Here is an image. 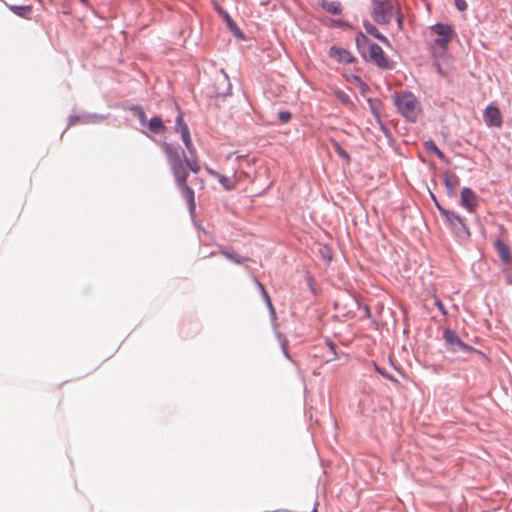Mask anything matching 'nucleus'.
<instances>
[{"label": "nucleus", "mask_w": 512, "mask_h": 512, "mask_svg": "<svg viewBox=\"0 0 512 512\" xmlns=\"http://www.w3.org/2000/svg\"><path fill=\"white\" fill-rule=\"evenodd\" d=\"M368 45L369 60L381 69H392V62L386 57L383 49L376 43L370 42L369 38L360 32L356 37V46L359 51Z\"/></svg>", "instance_id": "obj_1"}, {"label": "nucleus", "mask_w": 512, "mask_h": 512, "mask_svg": "<svg viewBox=\"0 0 512 512\" xmlns=\"http://www.w3.org/2000/svg\"><path fill=\"white\" fill-rule=\"evenodd\" d=\"M416 104V97L411 92H402L394 96V105L397 107V110L410 122L417 120Z\"/></svg>", "instance_id": "obj_2"}, {"label": "nucleus", "mask_w": 512, "mask_h": 512, "mask_svg": "<svg viewBox=\"0 0 512 512\" xmlns=\"http://www.w3.org/2000/svg\"><path fill=\"white\" fill-rule=\"evenodd\" d=\"M394 5L390 0H372V19L381 25L388 24L391 21V15Z\"/></svg>", "instance_id": "obj_3"}, {"label": "nucleus", "mask_w": 512, "mask_h": 512, "mask_svg": "<svg viewBox=\"0 0 512 512\" xmlns=\"http://www.w3.org/2000/svg\"><path fill=\"white\" fill-rule=\"evenodd\" d=\"M199 169V162H176L173 166L175 178L181 186L186 185L188 171L197 173Z\"/></svg>", "instance_id": "obj_4"}, {"label": "nucleus", "mask_w": 512, "mask_h": 512, "mask_svg": "<svg viewBox=\"0 0 512 512\" xmlns=\"http://www.w3.org/2000/svg\"><path fill=\"white\" fill-rule=\"evenodd\" d=\"M433 33L438 35L434 40L435 44L439 47L446 48L452 39L454 33L452 26L443 23H436L431 27Z\"/></svg>", "instance_id": "obj_5"}, {"label": "nucleus", "mask_w": 512, "mask_h": 512, "mask_svg": "<svg viewBox=\"0 0 512 512\" xmlns=\"http://www.w3.org/2000/svg\"><path fill=\"white\" fill-rule=\"evenodd\" d=\"M444 339H445V342L446 344L449 346L450 350L452 351H463V352H471L473 351V348L470 347L469 345H467L466 343H464L459 337L458 335L450 330V329H446L444 331V335H443Z\"/></svg>", "instance_id": "obj_6"}, {"label": "nucleus", "mask_w": 512, "mask_h": 512, "mask_svg": "<svg viewBox=\"0 0 512 512\" xmlns=\"http://www.w3.org/2000/svg\"><path fill=\"white\" fill-rule=\"evenodd\" d=\"M461 205L470 213H474L479 205V198L470 188L461 191Z\"/></svg>", "instance_id": "obj_7"}, {"label": "nucleus", "mask_w": 512, "mask_h": 512, "mask_svg": "<svg viewBox=\"0 0 512 512\" xmlns=\"http://www.w3.org/2000/svg\"><path fill=\"white\" fill-rule=\"evenodd\" d=\"M483 119L489 127H500L502 125V115L498 107L489 105L483 112Z\"/></svg>", "instance_id": "obj_8"}, {"label": "nucleus", "mask_w": 512, "mask_h": 512, "mask_svg": "<svg viewBox=\"0 0 512 512\" xmlns=\"http://www.w3.org/2000/svg\"><path fill=\"white\" fill-rule=\"evenodd\" d=\"M105 119V116L100 114H92V113H81L78 115H70L68 119V126H73L78 123L87 124V123H98Z\"/></svg>", "instance_id": "obj_9"}, {"label": "nucleus", "mask_w": 512, "mask_h": 512, "mask_svg": "<svg viewBox=\"0 0 512 512\" xmlns=\"http://www.w3.org/2000/svg\"><path fill=\"white\" fill-rule=\"evenodd\" d=\"M329 56L340 63H353L355 61L354 56L346 49L332 46L329 49Z\"/></svg>", "instance_id": "obj_10"}, {"label": "nucleus", "mask_w": 512, "mask_h": 512, "mask_svg": "<svg viewBox=\"0 0 512 512\" xmlns=\"http://www.w3.org/2000/svg\"><path fill=\"white\" fill-rule=\"evenodd\" d=\"M441 177H442L443 183L447 189L448 196H451V197L454 196L456 189L458 188V186L460 184L459 177L453 172H445V173H443V175Z\"/></svg>", "instance_id": "obj_11"}, {"label": "nucleus", "mask_w": 512, "mask_h": 512, "mask_svg": "<svg viewBox=\"0 0 512 512\" xmlns=\"http://www.w3.org/2000/svg\"><path fill=\"white\" fill-rule=\"evenodd\" d=\"M217 12L223 18V20L226 22L229 30L233 33V35L236 38L244 39L243 32L238 27V25L233 21V19L229 15V13L226 10H224L223 8H218Z\"/></svg>", "instance_id": "obj_12"}, {"label": "nucleus", "mask_w": 512, "mask_h": 512, "mask_svg": "<svg viewBox=\"0 0 512 512\" xmlns=\"http://www.w3.org/2000/svg\"><path fill=\"white\" fill-rule=\"evenodd\" d=\"M181 195L188 204L190 214L194 215L196 209L194 191L189 186L183 185L181 188Z\"/></svg>", "instance_id": "obj_13"}, {"label": "nucleus", "mask_w": 512, "mask_h": 512, "mask_svg": "<svg viewBox=\"0 0 512 512\" xmlns=\"http://www.w3.org/2000/svg\"><path fill=\"white\" fill-rule=\"evenodd\" d=\"M495 249L498 253V256L505 264H509L511 262L510 248L506 243L501 240H497L495 242Z\"/></svg>", "instance_id": "obj_14"}, {"label": "nucleus", "mask_w": 512, "mask_h": 512, "mask_svg": "<svg viewBox=\"0 0 512 512\" xmlns=\"http://www.w3.org/2000/svg\"><path fill=\"white\" fill-rule=\"evenodd\" d=\"M146 125L151 133L159 135L165 132L166 127L162 122V119L158 116L152 117Z\"/></svg>", "instance_id": "obj_15"}, {"label": "nucleus", "mask_w": 512, "mask_h": 512, "mask_svg": "<svg viewBox=\"0 0 512 512\" xmlns=\"http://www.w3.org/2000/svg\"><path fill=\"white\" fill-rule=\"evenodd\" d=\"M319 5L332 15H340L342 7L338 1L319 0Z\"/></svg>", "instance_id": "obj_16"}, {"label": "nucleus", "mask_w": 512, "mask_h": 512, "mask_svg": "<svg viewBox=\"0 0 512 512\" xmlns=\"http://www.w3.org/2000/svg\"><path fill=\"white\" fill-rule=\"evenodd\" d=\"M180 134H181L183 143L185 144L188 152L190 153V157L195 158L196 157L195 148L192 144V140L190 137V131H189V128L187 125L182 126V131L180 132Z\"/></svg>", "instance_id": "obj_17"}, {"label": "nucleus", "mask_w": 512, "mask_h": 512, "mask_svg": "<svg viewBox=\"0 0 512 512\" xmlns=\"http://www.w3.org/2000/svg\"><path fill=\"white\" fill-rule=\"evenodd\" d=\"M363 25L367 34L373 36L384 44H389L388 38L384 36L375 25L368 21H365Z\"/></svg>", "instance_id": "obj_18"}, {"label": "nucleus", "mask_w": 512, "mask_h": 512, "mask_svg": "<svg viewBox=\"0 0 512 512\" xmlns=\"http://www.w3.org/2000/svg\"><path fill=\"white\" fill-rule=\"evenodd\" d=\"M220 252L227 259L231 260L232 262H234L236 264H241V263H243L245 261V258H243L241 255H239L233 249H229V248H226V247H221Z\"/></svg>", "instance_id": "obj_19"}, {"label": "nucleus", "mask_w": 512, "mask_h": 512, "mask_svg": "<svg viewBox=\"0 0 512 512\" xmlns=\"http://www.w3.org/2000/svg\"><path fill=\"white\" fill-rule=\"evenodd\" d=\"M424 148L428 154V156L435 155L440 159L444 158L443 152L437 147L433 140H427L424 143Z\"/></svg>", "instance_id": "obj_20"}, {"label": "nucleus", "mask_w": 512, "mask_h": 512, "mask_svg": "<svg viewBox=\"0 0 512 512\" xmlns=\"http://www.w3.org/2000/svg\"><path fill=\"white\" fill-rule=\"evenodd\" d=\"M11 11H13L17 16L28 18L32 12V7L30 5H13L10 7Z\"/></svg>", "instance_id": "obj_21"}, {"label": "nucleus", "mask_w": 512, "mask_h": 512, "mask_svg": "<svg viewBox=\"0 0 512 512\" xmlns=\"http://www.w3.org/2000/svg\"><path fill=\"white\" fill-rule=\"evenodd\" d=\"M436 205L439 208V210L442 212V214H444L450 222H455L456 221V222L460 223L461 225L464 224L463 223V218L461 216H459V215H457V214H455L453 212H449V211H446V210L442 209L437 202H436Z\"/></svg>", "instance_id": "obj_22"}, {"label": "nucleus", "mask_w": 512, "mask_h": 512, "mask_svg": "<svg viewBox=\"0 0 512 512\" xmlns=\"http://www.w3.org/2000/svg\"><path fill=\"white\" fill-rule=\"evenodd\" d=\"M131 111H133L134 114L137 116L140 124L142 126H145L147 123V119H146V114H145V111L143 110V108L141 106L135 105L131 108Z\"/></svg>", "instance_id": "obj_23"}, {"label": "nucleus", "mask_w": 512, "mask_h": 512, "mask_svg": "<svg viewBox=\"0 0 512 512\" xmlns=\"http://www.w3.org/2000/svg\"><path fill=\"white\" fill-rule=\"evenodd\" d=\"M336 98L344 105H351L352 101L348 93L341 89H337L334 92Z\"/></svg>", "instance_id": "obj_24"}, {"label": "nucleus", "mask_w": 512, "mask_h": 512, "mask_svg": "<svg viewBox=\"0 0 512 512\" xmlns=\"http://www.w3.org/2000/svg\"><path fill=\"white\" fill-rule=\"evenodd\" d=\"M332 25L342 29H352L353 26L349 22L342 19H332Z\"/></svg>", "instance_id": "obj_25"}, {"label": "nucleus", "mask_w": 512, "mask_h": 512, "mask_svg": "<svg viewBox=\"0 0 512 512\" xmlns=\"http://www.w3.org/2000/svg\"><path fill=\"white\" fill-rule=\"evenodd\" d=\"M292 115L289 111H280L278 113V119L282 122V123H286L288 122L290 119H291Z\"/></svg>", "instance_id": "obj_26"}, {"label": "nucleus", "mask_w": 512, "mask_h": 512, "mask_svg": "<svg viewBox=\"0 0 512 512\" xmlns=\"http://www.w3.org/2000/svg\"><path fill=\"white\" fill-rule=\"evenodd\" d=\"M183 125H187V124L184 122L182 115L178 114L176 117V121H175V130L178 132H181Z\"/></svg>", "instance_id": "obj_27"}, {"label": "nucleus", "mask_w": 512, "mask_h": 512, "mask_svg": "<svg viewBox=\"0 0 512 512\" xmlns=\"http://www.w3.org/2000/svg\"><path fill=\"white\" fill-rule=\"evenodd\" d=\"M454 4L456 8L461 12L465 11L468 7L467 2L465 0H454Z\"/></svg>", "instance_id": "obj_28"}, {"label": "nucleus", "mask_w": 512, "mask_h": 512, "mask_svg": "<svg viewBox=\"0 0 512 512\" xmlns=\"http://www.w3.org/2000/svg\"><path fill=\"white\" fill-rule=\"evenodd\" d=\"M434 303L435 305L438 307V309L441 311V313L443 315H446L447 314V311L445 309V306L444 304L442 303V301L438 298V297H434Z\"/></svg>", "instance_id": "obj_29"}, {"label": "nucleus", "mask_w": 512, "mask_h": 512, "mask_svg": "<svg viewBox=\"0 0 512 512\" xmlns=\"http://www.w3.org/2000/svg\"><path fill=\"white\" fill-rule=\"evenodd\" d=\"M262 296H263V298H264L265 302L267 303V305H268L269 309H270L271 311H274L273 304H272V302H271L270 296H269V294H268V292H267L266 290H263V294H262Z\"/></svg>", "instance_id": "obj_30"}, {"label": "nucleus", "mask_w": 512, "mask_h": 512, "mask_svg": "<svg viewBox=\"0 0 512 512\" xmlns=\"http://www.w3.org/2000/svg\"><path fill=\"white\" fill-rule=\"evenodd\" d=\"M262 296H263V298H264L265 302L267 303V305H268L269 309H270L271 311H274L273 304H272V302H271L270 296H269V294H268V292H267L266 290H263V294H262Z\"/></svg>", "instance_id": "obj_31"}, {"label": "nucleus", "mask_w": 512, "mask_h": 512, "mask_svg": "<svg viewBox=\"0 0 512 512\" xmlns=\"http://www.w3.org/2000/svg\"><path fill=\"white\" fill-rule=\"evenodd\" d=\"M262 296H263V298H264L265 302L267 303V305H268L269 309H270L271 311H274L273 304H272V302H271L270 296H269V294H268V292H267L266 290H263V294H262Z\"/></svg>", "instance_id": "obj_32"}, {"label": "nucleus", "mask_w": 512, "mask_h": 512, "mask_svg": "<svg viewBox=\"0 0 512 512\" xmlns=\"http://www.w3.org/2000/svg\"><path fill=\"white\" fill-rule=\"evenodd\" d=\"M368 103L371 107V110L374 114H377V106L380 104V101L379 100H373V99H368Z\"/></svg>", "instance_id": "obj_33"}, {"label": "nucleus", "mask_w": 512, "mask_h": 512, "mask_svg": "<svg viewBox=\"0 0 512 512\" xmlns=\"http://www.w3.org/2000/svg\"><path fill=\"white\" fill-rule=\"evenodd\" d=\"M434 65H435L437 73L440 76L445 77L446 76V71L441 67V65L439 63H435Z\"/></svg>", "instance_id": "obj_34"}, {"label": "nucleus", "mask_w": 512, "mask_h": 512, "mask_svg": "<svg viewBox=\"0 0 512 512\" xmlns=\"http://www.w3.org/2000/svg\"><path fill=\"white\" fill-rule=\"evenodd\" d=\"M338 150H339V155L344 158V159H348L349 160V157H348V154L342 150L340 147H338Z\"/></svg>", "instance_id": "obj_35"}, {"label": "nucleus", "mask_w": 512, "mask_h": 512, "mask_svg": "<svg viewBox=\"0 0 512 512\" xmlns=\"http://www.w3.org/2000/svg\"><path fill=\"white\" fill-rule=\"evenodd\" d=\"M256 284L257 286L259 287L260 291H261V294H263V290H266L263 286V284L261 282H259L258 280H256Z\"/></svg>", "instance_id": "obj_36"}, {"label": "nucleus", "mask_w": 512, "mask_h": 512, "mask_svg": "<svg viewBox=\"0 0 512 512\" xmlns=\"http://www.w3.org/2000/svg\"><path fill=\"white\" fill-rule=\"evenodd\" d=\"M220 182L224 185V186H227L226 182H229V179L228 178H225V177H222L220 179Z\"/></svg>", "instance_id": "obj_37"}, {"label": "nucleus", "mask_w": 512, "mask_h": 512, "mask_svg": "<svg viewBox=\"0 0 512 512\" xmlns=\"http://www.w3.org/2000/svg\"><path fill=\"white\" fill-rule=\"evenodd\" d=\"M508 282L512 284V275L508 276Z\"/></svg>", "instance_id": "obj_38"}, {"label": "nucleus", "mask_w": 512, "mask_h": 512, "mask_svg": "<svg viewBox=\"0 0 512 512\" xmlns=\"http://www.w3.org/2000/svg\"><path fill=\"white\" fill-rule=\"evenodd\" d=\"M355 79L358 81V82H362L361 81V78L359 76H355Z\"/></svg>", "instance_id": "obj_39"}, {"label": "nucleus", "mask_w": 512, "mask_h": 512, "mask_svg": "<svg viewBox=\"0 0 512 512\" xmlns=\"http://www.w3.org/2000/svg\"><path fill=\"white\" fill-rule=\"evenodd\" d=\"M83 4L87 2V0H80Z\"/></svg>", "instance_id": "obj_40"}, {"label": "nucleus", "mask_w": 512, "mask_h": 512, "mask_svg": "<svg viewBox=\"0 0 512 512\" xmlns=\"http://www.w3.org/2000/svg\"><path fill=\"white\" fill-rule=\"evenodd\" d=\"M312 512H317V509H316V508H314V509L312 510Z\"/></svg>", "instance_id": "obj_41"}]
</instances>
